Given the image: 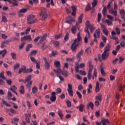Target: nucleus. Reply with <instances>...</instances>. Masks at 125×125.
<instances>
[{"label":"nucleus","instance_id":"obj_32","mask_svg":"<svg viewBox=\"0 0 125 125\" xmlns=\"http://www.w3.org/2000/svg\"><path fill=\"white\" fill-rule=\"evenodd\" d=\"M102 13L104 16H106V14H107V7L106 6L104 7Z\"/></svg>","mask_w":125,"mask_h":125},{"label":"nucleus","instance_id":"obj_7","mask_svg":"<svg viewBox=\"0 0 125 125\" xmlns=\"http://www.w3.org/2000/svg\"><path fill=\"white\" fill-rule=\"evenodd\" d=\"M31 79H32L31 75H28L27 77L25 78V82H28V83L26 85V86L27 88L31 87V85L33 84V81H31Z\"/></svg>","mask_w":125,"mask_h":125},{"label":"nucleus","instance_id":"obj_11","mask_svg":"<svg viewBox=\"0 0 125 125\" xmlns=\"http://www.w3.org/2000/svg\"><path fill=\"white\" fill-rule=\"evenodd\" d=\"M73 22H75V19L69 16L67 18V20L65 22L71 25Z\"/></svg>","mask_w":125,"mask_h":125},{"label":"nucleus","instance_id":"obj_63","mask_svg":"<svg viewBox=\"0 0 125 125\" xmlns=\"http://www.w3.org/2000/svg\"><path fill=\"white\" fill-rule=\"evenodd\" d=\"M120 13V14H121V16L122 15H125V11L124 9H121Z\"/></svg>","mask_w":125,"mask_h":125},{"label":"nucleus","instance_id":"obj_62","mask_svg":"<svg viewBox=\"0 0 125 125\" xmlns=\"http://www.w3.org/2000/svg\"><path fill=\"white\" fill-rule=\"evenodd\" d=\"M118 61H119V59L116 58L114 60L112 61V64H113V65H116Z\"/></svg>","mask_w":125,"mask_h":125},{"label":"nucleus","instance_id":"obj_49","mask_svg":"<svg viewBox=\"0 0 125 125\" xmlns=\"http://www.w3.org/2000/svg\"><path fill=\"white\" fill-rule=\"evenodd\" d=\"M69 90H73V86L71 84H68L67 91Z\"/></svg>","mask_w":125,"mask_h":125},{"label":"nucleus","instance_id":"obj_41","mask_svg":"<svg viewBox=\"0 0 125 125\" xmlns=\"http://www.w3.org/2000/svg\"><path fill=\"white\" fill-rule=\"evenodd\" d=\"M25 71V67L24 68H20L19 70V74L20 75L21 74H22V72L24 73Z\"/></svg>","mask_w":125,"mask_h":125},{"label":"nucleus","instance_id":"obj_20","mask_svg":"<svg viewBox=\"0 0 125 125\" xmlns=\"http://www.w3.org/2000/svg\"><path fill=\"white\" fill-rule=\"evenodd\" d=\"M95 91L96 93L99 92L100 91V88H99V82H96Z\"/></svg>","mask_w":125,"mask_h":125},{"label":"nucleus","instance_id":"obj_28","mask_svg":"<svg viewBox=\"0 0 125 125\" xmlns=\"http://www.w3.org/2000/svg\"><path fill=\"white\" fill-rule=\"evenodd\" d=\"M83 14H81L78 18V23L81 24V23L83 22Z\"/></svg>","mask_w":125,"mask_h":125},{"label":"nucleus","instance_id":"obj_3","mask_svg":"<svg viewBox=\"0 0 125 125\" xmlns=\"http://www.w3.org/2000/svg\"><path fill=\"white\" fill-rule=\"evenodd\" d=\"M47 37V34H45L43 36V37H42V38H41V37H40V36L36 37L34 40V42H39V40H40V39H41V40H40V41L38 42V44H41V43H42V42L44 40H46Z\"/></svg>","mask_w":125,"mask_h":125},{"label":"nucleus","instance_id":"obj_1","mask_svg":"<svg viewBox=\"0 0 125 125\" xmlns=\"http://www.w3.org/2000/svg\"><path fill=\"white\" fill-rule=\"evenodd\" d=\"M82 37L81 36V32H79L77 34V39H75L71 46V49L73 52L77 51V47L81 44L80 42L82 41Z\"/></svg>","mask_w":125,"mask_h":125},{"label":"nucleus","instance_id":"obj_37","mask_svg":"<svg viewBox=\"0 0 125 125\" xmlns=\"http://www.w3.org/2000/svg\"><path fill=\"white\" fill-rule=\"evenodd\" d=\"M66 103L67 104V106L68 108H71V107H72V104L71 103V101L67 100L66 102Z\"/></svg>","mask_w":125,"mask_h":125},{"label":"nucleus","instance_id":"obj_64","mask_svg":"<svg viewBox=\"0 0 125 125\" xmlns=\"http://www.w3.org/2000/svg\"><path fill=\"white\" fill-rule=\"evenodd\" d=\"M56 92L58 94L61 93V88H57Z\"/></svg>","mask_w":125,"mask_h":125},{"label":"nucleus","instance_id":"obj_23","mask_svg":"<svg viewBox=\"0 0 125 125\" xmlns=\"http://www.w3.org/2000/svg\"><path fill=\"white\" fill-rule=\"evenodd\" d=\"M46 13H46V9L44 8H42L41 9V12L40 13V16H42V15Z\"/></svg>","mask_w":125,"mask_h":125},{"label":"nucleus","instance_id":"obj_53","mask_svg":"<svg viewBox=\"0 0 125 125\" xmlns=\"http://www.w3.org/2000/svg\"><path fill=\"white\" fill-rule=\"evenodd\" d=\"M11 56H12V58L14 60L16 59V54L15 53H11Z\"/></svg>","mask_w":125,"mask_h":125},{"label":"nucleus","instance_id":"obj_2","mask_svg":"<svg viewBox=\"0 0 125 125\" xmlns=\"http://www.w3.org/2000/svg\"><path fill=\"white\" fill-rule=\"evenodd\" d=\"M104 50V51L102 54V60L105 61L108 59V57H109L110 50H111V44H107L106 45H105Z\"/></svg>","mask_w":125,"mask_h":125},{"label":"nucleus","instance_id":"obj_39","mask_svg":"<svg viewBox=\"0 0 125 125\" xmlns=\"http://www.w3.org/2000/svg\"><path fill=\"white\" fill-rule=\"evenodd\" d=\"M103 32L105 36H108V33H109V31L107 28H104Z\"/></svg>","mask_w":125,"mask_h":125},{"label":"nucleus","instance_id":"obj_45","mask_svg":"<svg viewBox=\"0 0 125 125\" xmlns=\"http://www.w3.org/2000/svg\"><path fill=\"white\" fill-rule=\"evenodd\" d=\"M42 19L43 20H45V19H47V13L42 15Z\"/></svg>","mask_w":125,"mask_h":125},{"label":"nucleus","instance_id":"obj_10","mask_svg":"<svg viewBox=\"0 0 125 125\" xmlns=\"http://www.w3.org/2000/svg\"><path fill=\"white\" fill-rule=\"evenodd\" d=\"M50 100L52 102H54L56 100V93L55 92H52L51 96L50 97Z\"/></svg>","mask_w":125,"mask_h":125},{"label":"nucleus","instance_id":"obj_36","mask_svg":"<svg viewBox=\"0 0 125 125\" xmlns=\"http://www.w3.org/2000/svg\"><path fill=\"white\" fill-rule=\"evenodd\" d=\"M20 92L21 94H24L25 92V90L24 89V86H21V89L20 90Z\"/></svg>","mask_w":125,"mask_h":125},{"label":"nucleus","instance_id":"obj_19","mask_svg":"<svg viewBox=\"0 0 125 125\" xmlns=\"http://www.w3.org/2000/svg\"><path fill=\"white\" fill-rule=\"evenodd\" d=\"M8 42H11V38L9 39L8 40H6L5 41L2 42L1 45V48H3L4 47L5 43H8Z\"/></svg>","mask_w":125,"mask_h":125},{"label":"nucleus","instance_id":"obj_55","mask_svg":"<svg viewBox=\"0 0 125 125\" xmlns=\"http://www.w3.org/2000/svg\"><path fill=\"white\" fill-rule=\"evenodd\" d=\"M30 59L32 62H33L34 63H36L38 62H37V60H36V59H35V58H34L33 57H31Z\"/></svg>","mask_w":125,"mask_h":125},{"label":"nucleus","instance_id":"obj_54","mask_svg":"<svg viewBox=\"0 0 125 125\" xmlns=\"http://www.w3.org/2000/svg\"><path fill=\"white\" fill-rule=\"evenodd\" d=\"M6 83H7L8 85H11V83H12V81L10 80H6Z\"/></svg>","mask_w":125,"mask_h":125},{"label":"nucleus","instance_id":"obj_46","mask_svg":"<svg viewBox=\"0 0 125 125\" xmlns=\"http://www.w3.org/2000/svg\"><path fill=\"white\" fill-rule=\"evenodd\" d=\"M20 12H21V13H25V12H27L28 11V9L27 8H22L20 10Z\"/></svg>","mask_w":125,"mask_h":125},{"label":"nucleus","instance_id":"obj_33","mask_svg":"<svg viewBox=\"0 0 125 125\" xmlns=\"http://www.w3.org/2000/svg\"><path fill=\"white\" fill-rule=\"evenodd\" d=\"M54 65L58 68V69H59L60 68L61 64L60 62L59 61H56L54 62Z\"/></svg>","mask_w":125,"mask_h":125},{"label":"nucleus","instance_id":"obj_42","mask_svg":"<svg viewBox=\"0 0 125 125\" xmlns=\"http://www.w3.org/2000/svg\"><path fill=\"white\" fill-rule=\"evenodd\" d=\"M80 75H82V76H85L86 75V72L83 71V70H80L79 71Z\"/></svg>","mask_w":125,"mask_h":125},{"label":"nucleus","instance_id":"obj_60","mask_svg":"<svg viewBox=\"0 0 125 125\" xmlns=\"http://www.w3.org/2000/svg\"><path fill=\"white\" fill-rule=\"evenodd\" d=\"M102 40L104 42L106 43L107 42V38H106L105 36H103L102 37Z\"/></svg>","mask_w":125,"mask_h":125},{"label":"nucleus","instance_id":"obj_51","mask_svg":"<svg viewBox=\"0 0 125 125\" xmlns=\"http://www.w3.org/2000/svg\"><path fill=\"white\" fill-rule=\"evenodd\" d=\"M68 92V94L69 95H70V96H74V92L73 91V90H70L69 91H67Z\"/></svg>","mask_w":125,"mask_h":125},{"label":"nucleus","instance_id":"obj_40","mask_svg":"<svg viewBox=\"0 0 125 125\" xmlns=\"http://www.w3.org/2000/svg\"><path fill=\"white\" fill-rule=\"evenodd\" d=\"M0 78L1 79H2V80H4L5 81H6V78L4 77V74H3V73L1 72L0 73Z\"/></svg>","mask_w":125,"mask_h":125},{"label":"nucleus","instance_id":"obj_13","mask_svg":"<svg viewBox=\"0 0 125 125\" xmlns=\"http://www.w3.org/2000/svg\"><path fill=\"white\" fill-rule=\"evenodd\" d=\"M27 40H31V35H27L24 37H22L21 39V42H25V41H27Z\"/></svg>","mask_w":125,"mask_h":125},{"label":"nucleus","instance_id":"obj_9","mask_svg":"<svg viewBox=\"0 0 125 125\" xmlns=\"http://www.w3.org/2000/svg\"><path fill=\"white\" fill-rule=\"evenodd\" d=\"M100 28L96 29L93 35L94 38H97V39H99V38H100Z\"/></svg>","mask_w":125,"mask_h":125},{"label":"nucleus","instance_id":"obj_14","mask_svg":"<svg viewBox=\"0 0 125 125\" xmlns=\"http://www.w3.org/2000/svg\"><path fill=\"white\" fill-rule=\"evenodd\" d=\"M83 55V50H81V51H79L76 55L78 58V61H80V60H81V57Z\"/></svg>","mask_w":125,"mask_h":125},{"label":"nucleus","instance_id":"obj_24","mask_svg":"<svg viewBox=\"0 0 125 125\" xmlns=\"http://www.w3.org/2000/svg\"><path fill=\"white\" fill-rule=\"evenodd\" d=\"M52 42L55 47H59V45H60L59 42L56 41H53Z\"/></svg>","mask_w":125,"mask_h":125},{"label":"nucleus","instance_id":"obj_29","mask_svg":"<svg viewBox=\"0 0 125 125\" xmlns=\"http://www.w3.org/2000/svg\"><path fill=\"white\" fill-rule=\"evenodd\" d=\"M118 88L120 91H123L125 89V85L123 84H119Z\"/></svg>","mask_w":125,"mask_h":125},{"label":"nucleus","instance_id":"obj_6","mask_svg":"<svg viewBox=\"0 0 125 125\" xmlns=\"http://www.w3.org/2000/svg\"><path fill=\"white\" fill-rule=\"evenodd\" d=\"M93 70V65L91 64V62H89V70L88 73V80L90 81L91 80V75L92 74V71Z\"/></svg>","mask_w":125,"mask_h":125},{"label":"nucleus","instance_id":"obj_34","mask_svg":"<svg viewBox=\"0 0 125 125\" xmlns=\"http://www.w3.org/2000/svg\"><path fill=\"white\" fill-rule=\"evenodd\" d=\"M37 92H38V88L37 87H36V86H34L32 88V93L33 94H36V93H37Z\"/></svg>","mask_w":125,"mask_h":125},{"label":"nucleus","instance_id":"obj_17","mask_svg":"<svg viewBox=\"0 0 125 125\" xmlns=\"http://www.w3.org/2000/svg\"><path fill=\"white\" fill-rule=\"evenodd\" d=\"M101 68V74L102 76H105L106 73H105V71H104V67L103 66V64L102 63L100 66Z\"/></svg>","mask_w":125,"mask_h":125},{"label":"nucleus","instance_id":"obj_27","mask_svg":"<svg viewBox=\"0 0 125 125\" xmlns=\"http://www.w3.org/2000/svg\"><path fill=\"white\" fill-rule=\"evenodd\" d=\"M32 72H33V69L32 68L26 69V67H24V73H32Z\"/></svg>","mask_w":125,"mask_h":125},{"label":"nucleus","instance_id":"obj_52","mask_svg":"<svg viewBox=\"0 0 125 125\" xmlns=\"http://www.w3.org/2000/svg\"><path fill=\"white\" fill-rule=\"evenodd\" d=\"M25 43H26V42H23L21 45H19V49H23V47H24V46H25Z\"/></svg>","mask_w":125,"mask_h":125},{"label":"nucleus","instance_id":"obj_50","mask_svg":"<svg viewBox=\"0 0 125 125\" xmlns=\"http://www.w3.org/2000/svg\"><path fill=\"white\" fill-rule=\"evenodd\" d=\"M91 7L90 6V4H88L85 10V11H88V10H91Z\"/></svg>","mask_w":125,"mask_h":125},{"label":"nucleus","instance_id":"obj_57","mask_svg":"<svg viewBox=\"0 0 125 125\" xmlns=\"http://www.w3.org/2000/svg\"><path fill=\"white\" fill-rule=\"evenodd\" d=\"M95 116L96 117V118H99V117H100V111H96L95 112Z\"/></svg>","mask_w":125,"mask_h":125},{"label":"nucleus","instance_id":"obj_31","mask_svg":"<svg viewBox=\"0 0 125 125\" xmlns=\"http://www.w3.org/2000/svg\"><path fill=\"white\" fill-rule=\"evenodd\" d=\"M1 22H3V23H6L7 22V18H6V17L5 16H2V19H1Z\"/></svg>","mask_w":125,"mask_h":125},{"label":"nucleus","instance_id":"obj_48","mask_svg":"<svg viewBox=\"0 0 125 125\" xmlns=\"http://www.w3.org/2000/svg\"><path fill=\"white\" fill-rule=\"evenodd\" d=\"M38 53V51L36 50L32 51L30 54V56H31L32 55H36Z\"/></svg>","mask_w":125,"mask_h":125},{"label":"nucleus","instance_id":"obj_21","mask_svg":"<svg viewBox=\"0 0 125 125\" xmlns=\"http://www.w3.org/2000/svg\"><path fill=\"white\" fill-rule=\"evenodd\" d=\"M6 53H7V51L6 50V49L0 51V55H2V58L4 57V56L5 55V54H6Z\"/></svg>","mask_w":125,"mask_h":125},{"label":"nucleus","instance_id":"obj_5","mask_svg":"<svg viewBox=\"0 0 125 125\" xmlns=\"http://www.w3.org/2000/svg\"><path fill=\"white\" fill-rule=\"evenodd\" d=\"M35 16L34 15H29L27 17V24H32L36 23V20H34Z\"/></svg>","mask_w":125,"mask_h":125},{"label":"nucleus","instance_id":"obj_38","mask_svg":"<svg viewBox=\"0 0 125 125\" xmlns=\"http://www.w3.org/2000/svg\"><path fill=\"white\" fill-rule=\"evenodd\" d=\"M63 37V35L62 34H59L58 35H56L55 36V40H58V39H61Z\"/></svg>","mask_w":125,"mask_h":125},{"label":"nucleus","instance_id":"obj_35","mask_svg":"<svg viewBox=\"0 0 125 125\" xmlns=\"http://www.w3.org/2000/svg\"><path fill=\"white\" fill-rule=\"evenodd\" d=\"M96 99L99 100L100 102L102 101V94H99L98 96L96 97Z\"/></svg>","mask_w":125,"mask_h":125},{"label":"nucleus","instance_id":"obj_15","mask_svg":"<svg viewBox=\"0 0 125 125\" xmlns=\"http://www.w3.org/2000/svg\"><path fill=\"white\" fill-rule=\"evenodd\" d=\"M77 108H79V111L80 112H83V109L85 108V106L83 104H81L79 105V106H77Z\"/></svg>","mask_w":125,"mask_h":125},{"label":"nucleus","instance_id":"obj_18","mask_svg":"<svg viewBox=\"0 0 125 125\" xmlns=\"http://www.w3.org/2000/svg\"><path fill=\"white\" fill-rule=\"evenodd\" d=\"M16 89H17V87H16V86L15 85H13V86H11L10 88V90H11V91H13L14 93H15L16 95H18V94H17V92L15 91Z\"/></svg>","mask_w":125,"mask_h":125},{"label":"nucleus","instance_id":"obj_22","mask_svg":"<svg viewBox=\"0 0 125 125\" xmlns=\"http://www.w3.org/2000/svg\"><path fill=\"white\" fill-rule=\"evenodd\" d=\"M89 107L91 108V110H93V108H94V104L92 103V102H90L89 104H87V109H89Z\"/></svg>","mask_w":125,"mask_h":125},{"label":"nucleus","instance_id":"obj_61","mask_svg":"<svg viewBox=\"0 0 125 125\" xmlns=\"http://www.w3.org/2000/svg\"><path fill=\"white\" fill-rule=\"evenodd\" d=\"M4 84H5L4 81L2 79H0V85H4Z\"/></svg>","mask_w":125,"mask_h":125},{"label":"nucleus","instance_id":"obj_44","mask_svg":"<svg viewBox=\"0 0 125 125\" xmlns=\"http://www.w3.org/2000/svg\"><path fill=\"white\" fill-rule=\"evenodd\" d=\"M69 40V33H66V35L64 36V40L67 42Z\"/></svg>","mask_w":125,"mask_h":125},{"label":"nucleus","instance_id":"obj_25","mask_svg":"<svg viewBox=\"0 0 125 125\" xmlns=\"http://www.w3.org/2000/svg\"><path fill=\"white\" fill-rule=\"evenodd\" d=\"M71 33L74 35H76V33H77V27H76V26H72L71 28Z\"/></svg>","mask_w":125,"mask_h":125},{"label":"nucleus","instance_id":"obj_8","mask_svg":"<svg viewBox=\"0 0 125 125\" xmlns=\"http://www.w3.org/2000/svg\"><path fill=\"white\" fill-rule=\"evenodd\" d=\"M43 59L45 63L44 67L46 70H49L50 68V64L48 62V61H47V59H46V58H43Z\"/></svg>","mask_w":125,"mask_h":125},{"label":"nucleus","instance_id":"obj_59","mask_svg":"<svg viewBox=\"0 0 125 125\" xmlns=\"http://www.w3.org/2000/svg\"><path fill=\"white\" fill-rule=\"evenodd\" d=\"M101 20V14H98V22H100Z\"/></svg>","mask_w":125,"mask_h":125},{"label":"nucleus","instance_id":"obj_58","mask_svg":"<svg viewBox=\"0 0 125 125\" xmlns=\"http://www.w3.org/2000/svg\"><path fill=\"white\" fill-rule=\"evenodd\" d=\"M92 7H95L97 5V1H93L92 3Z\"/></svg>","mask_w":125,"mask_h":125},{"label":"nucleus","instance_id":"obj_43","mask_svg":"<svg viewBox=\"0 0 125 125\" xmlns=\"http://www.w3.org/2000/svg\"><path fill=\"white\" fill-rule=\"evenodd\" d=\"M2 104H4V105H5L7 107H11V105L8 104L5 101L3 100L2 101Z\"/></svg>","mask_w":125,"mask_h":125},{"label":"nucleus","instance_id":"obj_12","mask_svg":"<svg viewBox=\"0 0 125 125\" xmlns=\"http://www.w3.org/2000/svg\"><path fill=\"white\" fill-rule=\"evenodd\" d=\"M30 118L31 114L29 113L25 114V120L27 124H30V123H31V121L30 120Z\"/></svg>","mask_w":125,"mask_h":125},{"label":"nucleus","instance_id":"obj_4","mask_svg":"<svg viewBox=\"0 0 125 125\" xmlns=\"http://www.w3.org/2000/svg\"><path fill=\"white\" fill-rule=\"evenodd\" d=\"M54 72L57 73V77L59 76V74H62V76H64V77H65L66 78L68 77V72H67V71L65 70L64 71H62L60 68H59L58 70L54 69Z\"/></svg>","mask_w":125,"mask_h":125},{"label":"nucleus","instance_id":"obj_30","mask_svg":"<svg viewBox=\"0 0 125 125\" xmlns=\"http://www.w3.org/2000/svg\"><path fill=\"white\" fill-rule=\"evenodd\" d=\"M58 115L59 116L60 118L62 120L64 115L62 114V111L59 110L58 111Z\"/></svg>","mask_w":125,"mask_h":125},{"label":"nucleus","instance_id":"obj_16","mask_svg":"<svg viewBox=\"0 0 125 125\" xmlns=\"http://www.w3.org/2000/svg\"><path fill=\"white\" fill-rule=\"evenodd\" d=\"M71 9L73 11L72 13V15L73 16H76V12H77V7H76V6L75 5H73L72 6H71Z\"/></svg>","mask_w":125,"mask_h":125},{"label":"nucleus","instance_id":"obj_47","mask_svg":"<svg viewBox=\"0 0 125 125\" xmlns=\"http://www.w3.org/2000/svg\"><path fill=\"white\" fill-rule=\"evenodd\" d=\"M115 31L117 34V35H121V30H120V28L119 27H116Z\"/></svg>","mask_w":125,"mask_h":125},{"label":"nucleus","instance_id":"obj_56","mask_svg":"<svg viewBox=\"0 0 125 125\" xmlns=\"http://www.w3.org/2000/svg\"><path fill=\"white\" fill-rule=\"evenodd\" d=\"M105 23H107L108 26H110V25H113V22L109 21V20H106L105 21Z\"/></svg>","mask_w":125,"mask_h":125},{"label":"nucleus","instance_id":"obj_26","mask_svg":"<svg viewBox=\"0 0 125 125\" xmlns=\"http://www.w3.org/2000/svg\"><path fill=\"white\" fill-rule=\"evenodd\" d=\"M102 123L103 125H107V124L108 125H110V122H109V121L108 119H104L102 120Z\"/></svg>","mask_w":125,"mask_h":125}]
</instances>
